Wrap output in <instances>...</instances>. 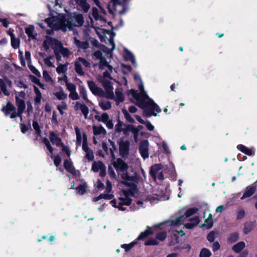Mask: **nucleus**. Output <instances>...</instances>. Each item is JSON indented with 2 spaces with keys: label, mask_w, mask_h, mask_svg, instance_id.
Masks as SVG:
<instances>
[{
  "label": "nucleus",
  "mask_w": 257,
  "mask_h": 257,
  "mask_svg": "<svg viewBox=\"0 0 257 257\" xmlns=\"http://www.w3.org/2000/svg\"><path fill=\"white\" fill-rule=\"evenodd\" d=\"M11 44L14 49H17L19 47L20 40L15 38L14 34L11 35Z\"/></svg>",
  "instance_id": "44"
},
{
  "label": "nucleus",
  "mask_w": 257,
  "mask_h": 257,
  "mask_svg": "<svg viewBox=\"0 0 257 257\" xmlns=\"http://www.w3.org/2000/svg\"><path fill=\"white\" fill-rule=\"evenodd\" d=\"M122 112L123 114L125 119L129 121L130 122L133 123L135 122V120L131 116L127 110L125 109H123L122 110Z\"/></svg>",
  "instance_id": "48"
},
{
  "label": "nucleus",
  "mask_w": 257,
  "mask_h": 257,
  "mask_svg": "<svg viewBox=\"0 0 257 257\" xmlns=\"http://www.w3.org/2000/svg\"><path fill=\"white\" fill-rule=\"evenodd\" d=\"M186 218L184 216H181L176 219L172 221V224L176 226H179L183 224Z\"/></svg>",
  "instance_id": "45"
},
{
  "label": "nucleus",
  "mask_w": 257,
  "mask_h": 257,
  "mask_svg": "<svg viewBox=\"0 0 257 257\" xmlns=\"http://www.w3.org/2000/svg\"><path fill=\"white\" fill-rule=\"evenodd\" d=\"M134 78L136 81L140 82L138 86L140 92L138 93L133 89L130 90L128 92V95L132 97V98L130 97V99L133 98L135 103L144 109V116L146 117L151 116L152 115L156 116L157 113L161 111V109L146 93L140 76L136 74L134 75Z\"/></svg>",
  "instance_id": "1"
},
{
  "label": "nucleus",
  "mask_w": 257,
  "mask_h": 257,
  "mask_svg": "<svg viewBox=\"0 0 257 257\" xmlns=\"http://www.w3.org/2000/svg\"><path fill=\"white\" fill-rule=\"evenodd\" d=\"M16 104L18 107V111H16V107L10 101H8L7 105L4 106L2 110L6 116L10 114L11 118H15L18 116L21 117L22 121V114L26 109V104L24 100L20 98L17 96H16Z\"/></svg>",
  "instance_id": "3"
},
{
  "label": "nucleus",
  "mask_w": 257,
  "mask_h": 257,
  "mask_svg": "<svg viewBox=\"0 0 257 257\" xmlns=\"http://www.w3.org/2000/svg\"><path fill=\"white\" fill-rule=\"evenodd\" d=\"M34 89L36 94V96L35 97V103L36 104H39L41 102V99L42 98V96L40 91L39 89L35 86H34Z\"/></svg>",
  "instance_id": "31"
},
{
  "label": "nucleus",
  "mask_w": 257,
  "mask_h": 257,
  "mask_svg": "<svg viewBox=\"0 0 257 257\" xmlns=\"http://www.w3.org/2000/svg\"><path fill=\"white\" fill-rule=\"evenodd\" d=\"M149 143L148 140H143L140 143L139 151L141 154L142 157L144 159H146L149 157Z\"/></svg>",
  "instance_id": "14"
},
{
  "label": "nucleus",
  "mask_w": 257,
  "mask_h": 257,
  "mask_svg": "<svg viewBox=\"0 0 257 257\" xmlns=\"http://www.w3.org/2000/svg\"><path fill=\"white\" fill-rule=\"evenodd\" d=\"M81 65L82 64L76 59L74 63L75 70L78 75L83 76L84 75V72L82 68Z\"/></svg>",
  "instance_id": "35"
},
{
  "label": "nucleus",
  "mask_w": 257,
  "mask_h": 257,
  "mask_svg": "<svg viewBox=\"0 0 257 257\" xmlns=\"http://www.w3.org/2000/svg\"><path fill=\"white\" fill-rule=\"evenodd\" d=\"M28 67L30 70L36 75L38 77H41V73L39 71V70L36 69L34 66H33L30 63H28Z\"/></svg>",
  "instance_id": "52"
},
{
  "label": "nucleus",
  "mask_w": 257,
  "mask_h": 257,
  "mask_svg": "<svg viewBox=\"0 0 257 257\" xmlns=\"http://www.w3.org/2000/svg\"><path fill=\"white\" fill-rule=\"evenodd\" d=\"M115 100L117 102L119 103L124 100V95L121 88H117L115 90Z\"/></svg>",
  "instance_id": "32"
},
{
  "label": "nucleus",
  "mask_w": 257,
  "mask_h": 257,
  "mask_svg": "<svg viewBox=\"0 0 257 257\" xmlns=\"http://www.w3.org/2000/svg\"><path fill=\"white\" fill-rule=\"evenodd\" d=\"M256 226L255 221H249L244 223L243 228V233L246 235L250 232Z\"/></svg>",
  "instance_id": "17"
},
{
  "label": "nucleus",
  "mask_w": 257,
  "mask_h": 257,
  "mask_svg": "<svg viewBox=\"0 0 257 257\" xmlns=\"http://www.w3.org/2000/svg\"><path fill=\"white\" fill-rule=\"evenodd\" d=\"M25 32L29 38L32 39L36 38V34H34V27L33 26H30L26 28L25 29Z\"/></svg>",
  "instance_id": "34"
},
{
  "label": "nucleus",
  "mask_w": 257,
  "mask_h": 257,
  "mask_svg": "<svg viewBox=\"0 0 257 257\" xmlns=\"http://www.w3.org/2000/svg\"><path fill=\"white\" fill-rule=\"evenodd\" d=\"M153 233L152 228L150 227H147L146 230L141 233L140 235L138 236V239H142L148 236L149 235Z\"/></svg>",
  "instance_id": "38"
},
{
  "label": "nucleus",
  "mask_w": 257,
  "mask_h": 257,
  "mask_svg": "<svg viewBox=\"0 0 257 257\" xmlns=\"http://www.w3.org/2000/svg\"><path fill=\"white\" fill-rule=\"evenodd\" d=\"M83 144H82V150L85 152V159L88 160V161H92L94 158V154L93 151L89 148L87 137L85 133L83 134Z\"/></svg>",
  "instance_id": "8"
},
{
  "label": "nucleus",
  "mask_w": 257,
  "mask_h": 257,
  "mask_svg": "<svg viewBox=\"0 0 257 257\" xmlns=\"http://www.w3.org/2000/svg\"><path fill=\"white\" fill-rule=\"evenodd\" d=\"M128 131H130L134 135V140L136 143L139 142L138 139L139 133L137 130L135 129V126L130 125L128 127Z\"/></svg>",
  "instance_id": "41"
},
{
  "label": "nucleus",
  "mask_w": 257,
  "mask_h": 257,
  "mask_svg": "<svg viewBox=\"0 0 257 257\" xmlns=\"http://www.w3.org/2000/svg\"><path fill=\"white\" fill-rule=\"evenodd\" d=\"M99 106L102 110H106L111 108V104L109 101L101 100L99 101Z\"/></svg>",
  "instance_id": "30"
},
{
  "label": "nucleus",
  "mask_w": 257,
  "mask_h": 257,
  "mask_svg": "<svg viewBox=\"0 0 257 257\" xmlns=\"http://www.w3.org/2000/svg\"><path fill=\"white\" fill-rule=\"evenodd\" d=\"M65 85H66L67 89L70 92L76 90V86L75 85V84L69 82Z\"/></svg>",
  "instance_id": "50"
},
{
  "label": "nucleus",
  "mask_w": 257,
  "mask_h": 257,
  "mask_svg": "<svg viewBox=\"0 0 257 257\" xmlns=\"http://www.w3.org/2000/svg\"><path fill=\"white\" fill-rule=\"evenodd\" d=\"M74 43L79 49H86L89 47V44L87 42L80 41L76 38H74Z\"/></svg>",
  "instance_id": "28"
},
{
  "label": "nucleus",
  "mask_w": 257,
  "mask_h": 257,
  "mask_svg": "<svg viewBox=\"0 0 257 257\" xmlns=\"http://www.w3.org/2000/svg\"><path fill=\"white\" fill-rule=\"evenodd\" d=\"M245 247V242L243 241H240L233 245L232 247V249L233 251L238 253L242 251Z\"/></svg>",
  "instance_id": "25"
},
{
  "label": "nucleus",
  "mask_w": 257,
  "mask_h": 257,
  "mask_svg": "<svg viewBox=\"0 0 257 257\" xmlns=\"http://www.w3.org/2000/svg\"><path fill=\"white\" fill-rule=\"evenodd\" d=\"M54 95L59 100H65L67 97V94L65 93L63 89L60 87V91L59 92L54 93Z\"/></svg>",
  "instance_id": "37"
},
{
  "label": "nucleus",
  "mask_w": 257,
  "mask_h": 257,
  "mask_svg": "<svg viewBox=\"0 0 257 257\" xmlns=\"http://www.w3.org/2000/svg\"><path fill=\"white\" fill-rule=\"evenodd\" d=\"M189 222L186 223L184 224V226L187 228H192L197 225L199 222V218L198 217L196 216L190 219Z\"/></svg>",
  "instance_id": "23"
},
{
  "label": "nucleus",
  "mask_w": 257,
  "mask_h": 257,
  "mask_svg": "<svg viewBox=\"0 0 257 257\" xmlns=\"http://www.w3.org/2000/svg\"><path fill=\"white\" fill-rule=\"evenodd\" d=\"M256 189V185L254 183L251 186H248L246 188L245 192L244 193L242 196L241 197V199L243 200L245 198H248L251 196L255 192Z\"/></svg>",
  "instance_id": "20"
},
{
  "label": "nucleus",
  "mask_w": 257,
  "mask_h": 257,
  "mask_svg": "<svg viewBox=\"0 0 257 257\" xmlns=\"http://www.w3.org/2000/svg\"><path fill=\"white\" fill-rule=\"evenodd\" d=\"M52 158H53L54 163V164L58 167L61 162V159L59 155H57L54 157L53 156L51 157Z\"/></svg>",
  "instance_id": "58"
},
{
  "label": "nucleus",
  "mask_w": 257,
  "mask_h": 257,
  "mask_svg": "<svg viewBox=\"0 0 257 257\" xmlns=\"http://www.w3.org/2000/svg\"><path fill=\"white\" fill-rule=\"evenodd\" d=\"M162 165L161 164H155L152 166L151 169L150 170V174L151 176L155 179H156V175L159 172V171L162 169Z\"/></svg>",
  "instance_id": "27"
},
{
  "label": "nucleus",
  "mask_w": 257,
  "mask_h": 257,
  "mask_svg": "<svg viewBox=\"0 0 257 257\" xmlns=\"http://www.w3.org/2000/svg\"><path fill=\"white\" fill-rule=\"evenodd\" d=\"M74 108L75 110H81L82 113L84 116L85 118H87L89 113V109L86 105L79 102H76Z\"/></svg>",
  "instance_id": "16"
},
{
  "label": "nucleus",
  "mask_w": 257,
  "mask_h": 257,
  "mask_svg": "<svg viewBox=\"0 0 257 257\" xmlns=\"http://www.w3.org/2000/svg\"><path fill=\"white\" fill-rule=\"evenodd\" d=\"M33 126L38 135H40L41 134V130L39 127V125L38 123L36 121H34L33 122Z\"/></svg>",
  "instance_id": "61"
},
{
  "label": "nucleus",
  "mask_w": 257,
  "mask_h": 257,
  "mask_svg": "<svg viewBox=\"0 0 257 257\" xmlns=\"http://www.w3.org/2000/svg\"><path fill=\"white\" fill-rule=\"evenodd\" d=\"M95 117L98 121H102L104 123L109 119V116L106 113H103L100 116L96 115Z\"/></svg>",
  "instance_id": "43"
},
{
  "label": "nucleus",
  "mask_w": 257,
  "mask_h": 257,
  "mask_svg": "<svg viewBox=\"0 0 257 257\" xmlns=\"http://www.w3.org/2000/svg\"><path fill=\"white\" fill-rule=\"evenodd\" d=\"M111 73L112 72H108L107 70H106L102 75L98 76V80L102 83L105 90L104 91L103 90V94L100 95V97H104L107 99H111L114 98L112 85L111 82L108 81L109 80L112 79V77L110 75Z\"/></svg>",
  "instance_id": "4"
},
{
  "label": "nucleus",
  "mask_w": 257,
  "mask_h": 257,
  "mask_svg": "<svg viewBox=\"0 0 257 257\" xmlns=\"http://www.w3.org/2000/svg\"><path fill=\"white\" fill-rule=\"evenodd\" d=\"M43 142L45 144V145H46L47 148L49 151L50 153L52 154H53V149L51 147L50 143L49 141V140L47 139H46V138H44L43 140Z\"/></svg>",
  "instance_id": "55"
},
{
  "label": "nucleus",
  "mask_w": 257,
  "mask_h": 257,
  "mask_svg": "<svg viewBox=\"0 0 257 257\" xmlns=\"http://www.w3.org/2000/svg\"><path fill=\"white\" fill-rule=\"evenodd\" d=\"M239 238V233L237 232H234L231 233L227 241L230 243H234L237 241Z\"/></svg>",
  "instance_id": "33"
},
{
  "label": "nucleus",
  "mask_w": 257,
  "mask_h": 257,
  "mask_svg": "<svg viewBox=\"0 0 257 257\" xmlns=\"http://www.w3.org/2000/svg\"><path fill=\"white\" fill-rule=\"evenodd\" d=\"M69 97L72 100H76L79 98L78 93L76 90L70 92L69 94Z\"/></svg>",
  "instance_id": "56"
},
{
  "label": "nucleus",
  "mask_w": 257,
  "mask_h": 257,
  "mask_svg": "<svg viewBox=\"0 0 257 257\" xmlns=\"http://www.w3.org/2000/svg\"><path fill=\"white\" fill-rule=\"evenodd\" d=\"M92 16L94 17V19L96 21H98L99 22V23L98 24V25H100V26H102V24L103 23H106V20L104 18H103L102 17L100 16L98 14V11L97 9L95 8H92Z\"/></svg>",
  "instance_id": "19"
},
{
  "label": "nucleus",
  "mask_w": 257,
  "mask_h": 257,
  "mask_svg": "<svg viewBox=\"0 0 257 257\" xmlns=\"http://www.w3.org/2000/svg\"><path fill=\"white\" fill-rule=\"evenodd\" d=\"M211 254V252L209 249L204 248L200 251V257H210Z\"/></svg>",
  "instance_id": "49"
},
{
  "label": "nucleus",
  "mask_w": 257,
  "mask_h": 257,
  "mask_svg": "<svg viewBox=\"0 0 257 257\" xmlns=\"http://www.w3.org/2000/svg\"><path fill=\"white\" fill-rule=\"evenodd\" d=\"M87 84L89 89L93 94L98 96L102 95L103 89L97 87L93 81H88Z\"/></svg>",
  "instance_id": "15"
},
{
  "label": "nucleus",
  "mask_w": 257,
  "mask_h": 257,
  "mask_svg": "<svg viewBox=\"0 0 257 257\" xmlns=\"http://www.w3.org/2000/svg\"><path fill=\"white\" fill-rule=\"evenodd\" d=\"M58 40L51 37L47 36L43 43V48L46 51H48L50 48L56 49L60 43Z\"/></svg>",
  "instance_id": "9"
},
{
  "label": "nucleus",
  "mask_w": 257,
  "mask_h": 257,
  "mask_svg": "<svg viewBox=\"0 0 257 257\" xmlns=\"http://www.w3.org/2000/svg\"><path fill=\"white\" fill-rule=\"evenodd\" d=\"M76 3L84 13H87L90 9V5L86 0H76Z\"/></svg>",
  "instance_id": "22"
},
{
  "label": "nucleus",
  "mask_w": 257,
  "mask_h": 257,
  "mask_svg": "<svg viewBox=\"0 0 257 257\" xmlns=\"http://www.w3.org/2000/svg\"><path fill=\"white\" fill-rule=\"evenodd\" d=\"M136 244V242H132L128 244H122L121 245V247L125 249V251H128L131 249Z\"/></svg>",
  "instance_id": "47"
},
{
  "label": "nucleus",
  "mask_w": 257,
  "mask_h": 257,
  "mask_svg": "<svg viewBox=\"0 0 257 257\" xmlns=\"http://www.w3.org/2000/svg\"><path fill=\"white\" fill-rule=\"evenodd\" d=\"M91 170L94 172L100 171V176L104 177L105 175L106 167L101 161H94L92 163Z\"/></svg>",
  "instance_id": "11"
},
{
  "label": "nucleus",
  "mask_w": 257,
  "mask_h": 257,
  "mask_svg": "<svg viewBox=\"0 0 257 257\" xmlns=\"http://www.w3.org/2000/svg\"><path fill=\"white\" fill-rule=\"evenodd\" d=\"M55 50H58V52H59V53H61L64 57H68L70 54L69 49L64 47L61 42H60L57 48L55 49Z\"/></svg>",
  "instance_id": "24"
},
{
  "label": "nucleus",
  "mask_w": 257,
  "mask_h": 257,
  "mask_svg": "<svg viewBox=\"0 0 257 257\" xmlns=\"http://www.w3.org/2000/svg\"><path fill=\"white\" fill-rule=\"evenodd\" d=\"M113 197V195L111 194L102 193L100 194V198H102V199L110 200V199H112Z\"/></svg>",
  "instance_id": "60"
},
{
  "label": "nucleus",
  "mask_w": 257,
  "mask_h": 257,
  "mask_svg": "<svg viewBox=\"0 0 257 257\" xmlns=\"http://www.w3.org/2000/svg\"><path fill=\"white\" fill-rule=\"evenodd\" d=\"M245 215V211L242 209L238 210L237 212V219H242Z\"/></svg>",
  "instance_id": "63"
},
{
  "label": "nucleus",
  "mask_w": 257,
  "mask_h": 257,
  "mask_svg": "<svg viewBox=\"0 0 257 257\" xmlns=\"http://www.w3.org/2000/svg\"><path fill=\"white\" fill-rule=\"evenodd\" d=\"M76 60H78L79 63H80L82 65H83L86 67H89L90 66V63L88 62L85 59L82 57H79L77 59H76Z\"/></svg>",
  "instance_id": "51"
},
{
  "label": "nucleus",
  "mask_w": 257,
  "mask_h": 257,
  "mask_svg": "<svg viewBox=\"0 0 257 257\" xmlns=\"http://www.w3.org/2000/svg\"><path fill=\"white\" fill-rule=\"evenodd\" d=\"M198 209L195 208H192L189 209L185 213V218H188L190 217V216L193 215L195 214L197 211Z\"/></svg>",
  "instance_id": "54"
},
{
  "label": "nucleus",
  "mask_w": 257,
  "mask_h": 257,
  "mask_svg": "<svg viewBox=\"0 0 257 257\" xmlns=\"http://www.w3.org/2000/svg\"><path fill=\"white\" fill-rule=\"evenodd\" d=\"M124 58L126 60L130 61L133 64L136 65V61L134 55L130 51L125 50Z\"/></svg>",
  "instance_id": "39"
},
{
  "label": "nucleus",
  "mask_w": 257,
  "mask_h": 257,
  "mask_svg": "<svg viewBox=\"0 0 257 257\" xmlns=\"http://www.w3.org/2000/svg\"><path fill=\"white\" fill-rule=\"evenodd\" d=\"M64 166L65 168L72 174L75 176L79 175V172L77 170H76L72 163L68 160L64 161Z\"/></svg>",
  "instance_id": "18"
},
{
  "label": "nucleus",
  "mask_w": 257,
  "mask_h": 257,
  "mask_svg": "<svg viewBox=\"0 0 257 257\" xmlns=\"http://www.w3.org/2000/svg\"><path fill=\"white\" fill-rule=\"evenodd\" d=\"M113 165L118 173L125 172L128 168L127 165L120 159L114 161Z\"/></svg>",
  "instance_id": "13"
},
{
  "label": "nucleus",
  "mask_w": 257,
  "mask_h": 257,
  "mask_svg": "<svg viewBox=\"0 0 257 257\" xmlns=\"http://www.w3.org/2000/svg\"><path fill=\"white\" fill-rule=\"evenodd\" d=\"M213 225L212 216L211 214H209L208 218L205 220L203 226L207 228H210Z\"/></svg>",
  "instance_id": "42"
},
{
  "label": "nucleus",
  "mask_w": 257,
  "mask_h": 257,
  "mask_svg": "<svg viewBox=\"0 0 257 257\" xmlns=\"http://www.w3.org/2000/svg\"><path fill=\"white\" fill-rule=\"evenodd\" d=\"M93 133L95 135H104L106 134V131L102 126H93Z\"/></svg>",
  "instance_id": "36"
},
{
  "label": "nucleus",
  "mask_w": 257,
  "mask_h": 257,
  "mask_svg": "<svg viewBox=\"0 0 257 257\" xmlns=\"http://www.w3.org/2000/svg\"><path fill=\"white\" fill-rule=\"evenodd\" d=\"M122 196L118 198V200L114 199L110 201L112 206L118 208L120 210L123 211L125 209L123 205L128 206L131 203V200L128 197V192L125 190L122 191Z\"/></svg>",
  "instance_id": "5"
},
{
  "label": "nucleus",
  "mask_w": 257,
  "mask_h": 257,
  "mask_svg": "<svg viewBox=\"0 0 257 257\" xmlns=\"http://www.w3.org/2000/svg\"><path fill=\"white\" fill-rule=\"evenodd\" d=\"M207 239L210 242H213L215 239V233L213 231L209 232L207 236Z\"/></svg>",
  "instance_id": "64"
},
{
  "label": "nucleus",
  "mask_w": 257,
  "mask_h": 257,
  "mask_svg": "<svg viewBox=\"0 0 257 257\" xmlns=\"http://www.w3.org/2000/svg\"><path fill=\"white\" fill-rule=\"evenodd\" d=\"M49 139L52 143L54 145H56L57 146L63 145L61 142V140L53 132H50Z\"/></svg>",
  "instance_id": "21"
},
{
  "label": "nucleus",
  "mask_w": 257,
  "mask_h": 257,
  "mask_svg": "<svg viewBox=\"0 0 257 257\" xmlns=\"http://www.w3.org/2000/svg\"><path fill=\"white\" fill-rule=\"evenodd\" d=\"M86 187L85 184L80 185L76 188L78 193L81 195L83 194L85 192Z\"/></svg>",
  "instance_id": "53"
},
{
  "label": "nucleus",
  "mask_w": 257,
  "mask_h": 257,
  "mask_svg": "<svg viewBox=\"0 0 257 257\" xmlns=\"http://www.w3.org/2000/svg\"><path fill=\"white\" fill-rule=\"evenodd\" d=\"M68 63L64 64H59L56 68V72L59 75L66 74L68 70Z\"/></svg>",
  "instance_id": "26"
},
{
  "label": "nucleus",
  "mask_w": 257,
  "mask_h": 257,
  "mask_svg": "<svg viewBox=\"0 0 257 257\" xmlns=\"http://www.w3.org/2000/svg\"><path fill=\"white\" fill-rule=\"evenodd\" d=\"M131 0H112L111 4L114 10L120 14H123L127 10L126 4Z\"/></svg>",
  "instance_id": "7"
},
{
  "label": "nucleus",
  "mask_w": 257,
  "mask_h": 257,
  "mask_svg": "<svg viewBox=\"0 0 257 257\" xmlns=\"http://www.w3.org/2000/svg\"><path fill=\"white\" fill-rule=\"evenodd\" d=\"M130 143L127 141H120L119 143V150L120 155L122 157H125L128 155Z\"/></svg>",
  "instance_id": "12"
},
{
  "label": "nucleus",
  "mask_w": 257,
  "mask_h": 257,
  "mask_svg": "<svg viewBox=\"0 0 257 257\" xmlns=\"http://www.w3.org/2000/svg\"><path fill=\"white\" fill-rule=\"evenodd\" d=\"M76 136V142L78 146L80 145L82 142L81 134L80 129L76 126L75 127Z\"/></svg>",
  "instance_id": "46"
},
{
  "label": "nucleus",
  "mask_w": 257,
  "mask_h": 257,
  "mask_svg": "<svg viewBox=\"0 0 257 257\" xmlns=\"http://www.w3.org/2000/svg\"><path fill=\"white\" fill-rule=\"evenodd\" d=\"M12 86V82L8 78L4 77L3 78H0V88L5 95H10V93L8 88H11Z\"/></svg>",
  "instance_id": "10"
},
{
  "label": "nucleus",
  "mask_w": 257,
  "mask_h": 257,
  "mask_svg": "<svg viewBox=\"0 0 257 257\" xmlns=\"http://www.w3.org/2000/svg\"><path fill=\"white\" fill-rule=\"evenodd\" d=\"M167 234L165 232H162L157 234V239L161 241H163L166 238Z\"/></svg>",
  "instance_id": "59"
},
{
  "label": "nucleus",
  "mask_w": 257,
  "mask_h": 257,
  "mask_svg": "<svg viewBox=\"0 0 257 257\" xmlns=\"http://www.w3.org/2000/svg\"><path fill=\"white\" fill-rule=\"evenodd\" d=\"M43 78L45 81L50 84H54V81L52 77L50 76L48 72L46 70H44L43 72Z\"/></svg>",
  "instance_id": "40"
},
{
  "label": "nucleus",
  "mask_w": 257,
  "mask_h": 257,
  "mask_svg": "<svg viewBox=\"0 0 257 257\" xmlns=\"http://www.w3.org/2000/svg\"><path fill=\"white\" fill-rule=\"evenodd\" d=\"M67 108V106L66 103L62 102L61 104L57 106V109L61 114L63 113V110H65Z\"/></svg>",
  "instance_id": "57"
},
{
  "label": "nucleus",
  "mask_w": 257,
  "mask_h": 257,
  "mask_svg": "<svg viewBox=\"0 0 257 257\" xmlns=\"http://www.w3.org/2000/svg\"><path fill=\"white\" fill-rule=\"evenodd\" d=\"M158 241L155 239H150L145 242V244L146 245H157L158 244Z\"/></svg>",
  "instance_id": "62"
},
{
  "label": "nucleus",
  "mask_w": 257,
  "mask_h": 257,
  "mask_svg": "<svg viewBox=\"0 0 257 257\" xmlns=\"http://www.w3.org/2000/svg\"><path fill=\"white\" fill-rule=\"evenodd\" d=\"M79 91L81 96L85 102H89V100L87 97V91L85 87L84 86H80L79 88Z\"/></svg>",
  "instance_id": "29"
},
{
  "label": "nucleus",
  "mask_w": 257,
  "mask_h": 257,
  "mask_svg": "<svg viewBox=\"0 0 257 257\" xmlns=\"http://www.w3.org/2000/svg\"><path fill=\"white\" fill-rule=\"evenodd\" d=\"M45 22L52 29H60L66 31L74 27L82 26L84 21L82 15L73 13L71 15L70 19L66 18L63 14L56 13L55 15L46 19Z\"/></svg>",
  "instance_id": "2"
},
{
  "label": "nucleus",
  "mask_w": 257,
  "mask_h": 257,
  "mask_svg": "<svg viewBox=\"0 0 257 257\" xmlns=\"http://www.w3.org/2000/svg\"><path fill=\"white\" fill-rule=\"evenodd\" d=\"M93 55L96 60H100L98 65L100 70H104L105 71L107 70L110 72H112L113 70H114L112 66L109 64L105 58L102 57V53L100 51L95 52Z\"/></svg>",
  "instance_id": "6"
}]
</instances>
